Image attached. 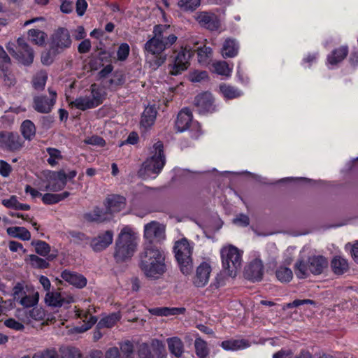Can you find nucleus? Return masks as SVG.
Here are the masks:
<instances>
[{
    "label": "nucleus",
    "instance_id": "nucleus-33",
    "mask_svg": "<svg viewBox=\"0 0 358 358\" xmlns=\"http://www.w3.org/2000/svg\"><path fill=\"white\" fill-rule=\"evenodd\" d=\"M45 303L48 306L62 307L65 303V298L62 296L60 292L50 291L45 294Z\"/></svg>",
    "mask_w": 358,
    "mask_h": 358
},
{
    "label": "nucleus",
    "instance_id": "nucleus-30",
    "mask_svg": "<svg viewBox=\"0 0 358 358\" xmlns=\"http://www.w3.org/2000/svg\"><path fill=\"white\" fill-rule=\"evenodd\" d=\"M220 345L225 350H238L248 348L250 343L245 339H231L222 341Z\"/></svg>",
    "mask_w": 358,
    "mask_h": 358
},
{
    "label": "nucleus",
    "instance_id": "nucleus-56",
    "mask_svg": "<svg viewBox=\"0 0 358 358\" xmlns=\"http://www.w3.org/2000/svg\"><path fill=\"white\" fill-rule=\"evenodd\" d=\"M170 28V25L168 24H157L154 27L153 29V37H157L160 38L161 40L164 39L165 36L164 35V33L166 32V30Z\"/></svg>",
    "mask_w": 358,
    "mask_h": 358
},
{
    "label": "nucleus",
    "instance_id": "nucleus-61",
    "mask_svg": "<svg viewBox=\"0 0 358 358\" xmlns=\"http://www.w3.org/2000/svg\"><path fill=\"white\" fill-rule=\"evenodd\" d=\"M22 292V285L18 282L13 288L14 300L19 304L22 306V296L20 294Z\"/></svg>",
    "mask_w": 358,
    "mask_h": 358
},
{
    "label": "nucleus",
    "instance_id": "nucleus-6",
    "mask_svg": "<svg viewBox=\"0 0 358 358\" xmlns=\"http://www.w3.org/2000/svg\"><path fill=\"white\" fill-rule=\"evenodd\" d=\"M41 176L47 183L44 189L46 191H60L65 187L67 183V176L63 169L58 171L45 170L42 171Z\"/></svg>",
    "mask_w": 358,
    "mask_h": 358
},
{
    "label": "nucleus",
    "instance_id": "nucleus-44",
    "mask_svg": "<svg viewBox=\"0 0 358 358\" xmlns=\"http://www.w3.org/2000/svg\"><path fill=\"white\" fill-rule=\"evenodd\" d=\"M91 94L92 96V101L94 104V108L101 105L104 99L105 92L99 88L97 85L94 83L90 86Z\"/></svg>",
    "mask_w": 358,
    "mask_h": 358
},
{
    "label": "nucleus",
    "instance_id": "nucleus-51",
    "mask_svg": "<svg viewBox=\"0 0 358 358\" xmlns=\"http://www.w3.org/2000/svg\"><path fill=\"white\" fill-rule=\"evenodd\" d=\"M47 75L45 73L37 74L33 78L32 85L35 90H43L45 87Z\"/></svg>",
    "mask_w": 358,
    "mask_h": 358
},
{
    "label": "nucleus",
    "instance_id": "nucleus-11",
    "mask_svg": "<svg viewBox=\"0 0 358 358\" xmlns=\"http://www.w3.org/2000/svg\"><path fill=\"white\" fill-rule=\"evenodd\" d=\"M50 40V44L61 53L65 49L70 48L72 43L70 33L64 27H59L55 30Z\"/></svg>",
    "mask_w": 358,
    "mask_h": 358
},
{
    "label": "nucleus",
    "instance_id": "nucleus-4",
    "mask_svg": "<svg viewBox=\"0 0 358 358\" xmlns=\"http://www.w3.org/2000/svg\"><path fill=\"white\" fill-rule=\"evenodd\" d=\"M223 271L229 277L236 276L238 269L241 266V253L233 245L221 250Z\"/></svg>",
    "mask_w": 358,
    "mask_h": 358
},
{
    "label": "nucleus",
    "instance_id": "nucleus-12",
    "mask_svg": "<svg viewBox=\"0 0 358 358\" xmlns=\"http://www.w3.org/2000/svg\"><path fill=\"white\" fill-rule=\"evenodd\" d=\"M163 250L152 243H144L143 250L139 255V263L155 262L164 257Z\"/></svg>",
    "mask_w": 358,
    "mask_h": 358
},
{
    "label": "nucleus",
    "instance_id": "nucleus-25",
    "mask_svg": "<svg viewBox=\"0 0 358 358\" xmlns=\"http://www.w3.org/2000/svg\"><path fill=\"white\" fill-rule=\"evenodd\" d=\"M144 50L148 54L159 55L165 50V46L163 40L152 37L145 43Z\"/></svg>",
    "mask_w": 358,
    "mask_h": 358
},
{
    "label": "nucleus",
    "instance_id": "nucleus-62",
    "mask_svg": "<svg viewBox=\"0 0 358 358\" xmlns=\"http://www.w3.org/2000/svg\"><path fill=\"white\" fill-rule=\"evenodd\" d=\"M87 8V3L85 0H77L76 3V13L78 16H83Z\"/></svg>",
    "mask_w": 358,
    "mask_h": 358
},
{
    "label": "nucleus",
    "instance_id": "nucleus-29",
    "mask_svg": "<svg viewBox=\"0 0 358 358\" xmlns=\"http://www.w3.org/2000/svg\"><path fill=\"white\" fill-rule=\"evenodd\" d=\"M186 309L185 308H154L149 309V312L153 315L169 316L183 314Z\"/></svg>",
    "mask_w": 358,
    "mask_h": 358
},
{
    "label": "nucleus",
    "instance_id": "nucleus-23",
    "mask_svg": "<svg viewBox=\"0 0 358 358\" xmlns=\"http://www.w3.org/2000/svg\"><path fill=\"white\" fill-rule=\"evenodd\" d=\"M104 206L113 216V213H119L125 208L126 199L118 194H113L106 199Z\"/></svg>",
    "mask_w": 358,
    "mask_h": 358
},
{
    "label": "nucleus",
    "instance_id": "nucleus-64",
    "mask_svg": "<svg viewBox=\"0 0 358 358\" xmlns=\"http://www.w3.org/2000/svg\"><path fill=\"white\" fill-rule=\"evenodd\" d=\"M113 66L111 64H107L104 66L97 74V80H101L108 77V76L113 71Z\"/></svg>",
    "mask_w": 358,
    "mask_h": 358
},
{
    "label": "nucleus",
    "instance_id": "nucleus-5",
    "mask_svg": "<svg viewBox=\"0 0 358 358\" xmlns=\"http://www.w3.org/2000/svg\"><path fill=\"white\" fill-rule=\"evenodd\" d=\"M155 154L143 164V169L140 170L141 175L158 174L165 164V155L164 145L161 141L157 142L154 146Z\"/></svg>",
    "mask_w": 358,
    "mask_h": 358
},
{
    "label": "nucleus",
    "instance_id": "nucleus-36",
    "mask_svg": "<svg viewBox=\"0 0 358 358\" xmlns=\"http://www.w3.org/2000/svg\"><path fill=\"white\" fill-rule=\"evenodd\" d=\"M59 54H61V52L50 44L49 49L42 51L41 62L45 66H50L54 62L56 57Z\"/></svg>",
    "mask_w": 358,
    "mask_h": 358
},
{
    "label": "nucleus",
    "instance_id": "nucleus-57",
    "mask_svg": "<svg viewBox=\"0 0 358 358\" xmlns=\"http://www.w3.org/2000/svg\"><path fill=\"white\" fill-rule=\"evenodd\" d=\"M190 80L193 83H199L208 79V73L206 71H196L190 75Z\"/></svg>",
    "mask_w": 358,
    "mask_h": 358
},
{
    "label": "nucleus",
    "instance_id": "nucleus-26",
    "mask_svg": "<svg viewBox=\"0 0 358 358\" xmlns=\"http://www.w3.org/2000/svg\"><path fill=\"white\" fill-rule=\"evenodd\" d=\"M238 43L236 39L227 38L222 48V55L224 58H231L237 55L238 52Z\"/></svg>",
    "mask_w": 358,
    "mask_h": 358
},
{
    "label": "nucleus",
    "instance_id": "nucleus-37",
    "mask_svg": "<svg viewBox=\"0 0 358 358\" xmlns=\"http://www.w3.org/2000/svg\"><path fill=\"white\" fill-rule=\"evenodd\" d=\"M70 195L69 192H64L61 194L46 193L42 196V201L45 204L52 205L67 198Z\"/></svg>",
    "mask_w": 358,
    "mask_h": 358
},
{
    "label": "nucleus",
    "instance_id": "nucleus-19",
    "mask_svg": "<svg viewBox=\"0 0 358 358\" xmlns=\"http://www.w3.org/2000/svg\"><path fill=\"white\" fill-rule=\"evenodd\" d=\"M193 120L192 112L187 108L182 109L177 115L175 122L176 129L179 132H183L187 130Z\"/></svg>",
    "mask_w": 358,
    "mask_h": 358
},
{
    "label": "nucleus",
    "instance_id": "nucleus-50",
    "mask_svg": "<svg viewBox=\"0 0 358 358\" xmlns=\"http://www.w3.org/2000/svg\"><path fill=\"white\" fill-rule=\"evenodd\" d=\"M1 203L8 208L14 210H22V203H21L15 195L10 196L8 199H4Z\"/></svg>",
    "mask_w": 358,
    "mask_h": 358
},
{
    "label": "nucleus",
    "instance_id": "nucleus-49",
    "mask_svg": "<svg viewBox=\"0 0 358 358\" xmlns=\"http://www.w3.org/2000/svg\"><path fill=\"white\" fill-rule=\"evenodd\" d=\"M119 320V317L116 313L102 318L97 324L96 328L111 327Z\"/></svg>",
    "mask_w": 358,
    "mask_h": 358
},
{
    "label": "nucleus",
    "instance_id": "nucleus-53",
    "mask_svg": "<svg viewBox=\"0 0 358 358\" xmlns=\"http://www.w3.org/2000/svg\"><path fill=\"white\" fill-rule=\"evenodd\" d=\"M10 59L1 45H0V70L8 71Z\"/></svg>",
    "mask_w": 358,
    "mask_h": 358
},
{
    "label": "nucleus",
    "instance_id": "nucleus-42",
    "mask_svg": "<svg viewBox=\"0 0 358 358\" xmlns=\"http://www.w3.org/2000/svg\"><path fill=\"white\" fill-rule=\"evenodd\" d=\"M28 36L35 44L41 46L45 44L47 34L41 30L32 29L29 30Z\"/></svg>",
    "mask_w": 358,
    "mask_h": 358
},
{
    "label": "nucleus",
    "instance_id": "nucleus-47",
    "mask_svg": "<svg viewBox=\"0 0 358 358\" xmlns=\"http://www.w3.org/2000/svg\"><path fill=\"white\" fill-rule=\"evenodd\" d=\"M214 71L222 76H229L231 71L228 64L225 61H220L213 64Z\"/></svg>",
    "mask_w": 358,
    "mask_h": 358
},
{
    "label": "nucleus",
    "instance_id": "nucleus-21",
    "mask_svg": "<svg viewBox=\"0 0 358 358\" xmlns=\"http://www.w3.org/2000/svg\"><path fill=\"white\" fill-rule=\"evenodd\" d=\"M31 245L34 247L35 252L43 257H45L48 261H52L58 256V251L53 250L51 251L50 246L48 243L43 241H32Z\"/></svg>",
    "mask_w": 358,
    "mask_h": 358
},
{
    "label": "nucleus",
    "instance_id": "nucleus-58",
    "mask_svg": "<svg viewBox=\"0 0 358 358\" xmlns=\"http://www.w3.org/2000/svg\"><path fill=\"white\" fill-rule=\"evenodd\" d=\"M233 223L240 227H247L250 224V218L248 215L241 213L233 220Z\"/></svg>",
    "mask_w": 358,
    "mask_h": 358
},
{
    "label": "nucleus",
    "instance_id": "nucleus-17",
    "mask_svg": "<svg viewBox=\"0 0 358 358\" xmlns=\"http://www.w3.org/2000/svg\"><path fill=\"white\" fill-rule=\"evenodd\" d=\"M194 104L200 114L214 110L213 99L210 93L203 92L195 96Z\"/></svg>",
    "mask_w": 358,
    "mask_h": 358
},
{
    "label": "nucleus",
    "instance_id": "nucleus-59",
    "mask_svg": "<svg viewBox=\"0 0 358 358\" xmlns=\"http://www.w3.org/2000/svg\"><path fill=\"white\" fill-rule=\"evenodd\" d=\"M6 49L12 57H15L19 61L20 60L21 56L19 53L21 52L20 50H18V47L15 45V43L11 42L8 43L6 45Z\"/></svg>",
    "mask_w": 358,
    "mask_h": 358
},
{
    "label": "nucleus",
    "instance_id": "nucleus-31",
    "mask_svg": "<svg viewBox=\"0 0 358 358\" xmlns=\"http://www.w3.org/2000/svg\"><path fill=\"white\" fill-rule=\"evenodd\" d=\"M331 268L335 274L342 275L349 269V266L346 259L340 256H336L331 261Z\"/></svg>",
    "mask_w": 358,
    "mask_h": 358
},
{
    "label": "nucleus",
    "instance_id": "nucleus-46",
    "mask_svg": "<svg viewBox=\"0 0 358 358\" xmlns=\"http://www.w3.org/2000/svg\"><path fill=\"white\" fill-rule=\"evenodd\" d=\"M178 6L184 11H194L201 4V0H180Z\"/></svg>",
    "mask_w": 358,
    "mask_h": 358
},
{
    "label": "nucleus",
    "instance_id": "nucleus-24",
    "mask_svg": "<svg viewBox=\"0 0 358 358\" xmlns=\"http://www.w3.org/2000/svg\"><path fill=\"white\" fill-rule=\"evenodd\" d=\"M112 217L106 207H105V208H101L96 206L94 208L92 213H86L85 215V218L87 220L99 223L108 221L112 219Z\"/></svg>",
    "mask_w": 358,
    "mask_h": 358
},
{
    "label": "nucleus",
    "instance_id": "nucleus-9",
    "mask_svg": "<svg viewBox=\"0 0 358 358\" xmlns=\"http://www.w3.org/2000/svg\"><path fill=\"white\" fill-rule=\"evenodd\" d=\"M194 18L201 27L210 31H218L221 28L220 17L211 11H199Z\"/></svg>",
    "mask_w": 358,
    "mask_h": 358
},
{
    "label": "nucleus",
    "instance_id": "nucleus-14",
    "mask_svg": "<svg viewBox=\"0 0 358 358\" xmlns=\"http://www.w3.org/2000/svg\"><path fill=\"white\" fill-rule=\"evenodd\" d=\"M264 275V264L260 259H256L245 268L244 276L252 282L261 281Z\"/></svg>",
    "mask_w": 358,
    "mask_h": 358
},
{
    "label": "nucleus",
    "instance_id": "nucleus-48",
    "mask_svg": "<svg viewBox=\"0 0 358 358\" xmlns=\"http://www.w3.org/2000/svg\"><path fill=\"white\" fill-rule=\"evenodd\" d=\"M36 127L29 120H24V138L31 140L36 135Z\"/></svg>",
    "mask_w": 358,
    "mask_h": 358
},
{
    "label": "nucleus",
    "instance_id": "nucleus-35",
    "mask_svg": "<svg viewBox=\"0 0 358 358\" xmlns=\"http://www.w3.org/2000/svg\"><path fill=\"white\" fill-rule=\"evenodd\" d=\"M168 347L170 352L176 357H180L184 352L183 343L178 337L169 338L167 339Z\"/></svg>",
    "mask_w": 358,
    "mask_h": 358
},
{
    "label": "nucleus",
    "instance_id": "nucleus-28",
    "mask_svg": "<svg viewBox=\"0 0 358 358\" xmlns=\"http://www.w3.org/2000/svg\"><path fill=\"white\" fill-rule=\"evenodd\" d=\"M26 292L24 290V310L27 308L37 305L39 300V293L35 291L31 286L26 285Z\"/></svg>",
    "mask_w": 358,
    "mask_h": 358
},
{
    "label": "nucleus",
    "instance_id": "nucleus-13",
    "mask_svg": "<svg viewBox=\"0 0 358 358\" xmlns=\"http://www.w3.org/2000/svg\"><path fill=\"white\" fill-rule=\"evenodd\" d=\"M190 52L186 48H182L173 59V64H171V75L178 76L185 71L189 65L188 59L190 58Z\"/></svg>",
    "mask_w": 358,
    "mask_h": 358
},
{
    "label": "nucleus",
    "instance_id": "nucleus-2",
    "mask_svg": "<svg viewBox=\"0 0 358 358\" xmlns=\"http://www.w3.org/2000/svg\"><path fill=\"white\" fill-rule=\"evenodd\" d=\"M329 265L328 260L322 255L309 257L307 262L298 259L294 266L295 274L298 278L304 279L309 276V273L317 275L322 274Z\"/></svg>",
    "mask_w": 358,
    "mask_h": 358
},
{
    "label": "nucleus",
    "instance_id": "nucleus-63",
    "mask_svg": "<svg viewBox=\"0 0 358 358\" xmlns=\"http://www.w3.org/2000/svg\"><path fill=\"white\" fill-rule=\"evenodd\" d=\"M156 57L150 62V66H152L154 69H157L162 66L166 59V55H162V54L159 55H155Z\"/></svg>",
    "mask_w": 358,
    "mask_h": 358
},
{
    "label": "nucleus",
    "instance_id": "nucleus-1",
    "mask_svg": "<svg viewBox=\"0 0 358 358\" xmlns=\"http://www.w3.org/2000/svg\"><path fill=\"white\" fill-rule=\"evenodd\" d=\"M136 248L135 233L128 226L123 227L115 242L113 257L115 262L121 264L129 261L134 255Z\"/></svg>",
    "mask_w": 358,
    "mask_h": 358
},
{
    "label": "nucleus",
    "instance_id": "nucleus-43",
    "mask_svg": "<svg viewBox=\"0 0 358 358\" xmlns=\"http://www.w3.org/2000/svg\"><path fill=\"white\" fill-rule=\"evenodd\" d=\"M26 262L29 263L33 268L43 269L48 268L50 264L47 259H43L36 255H30Z\"/></svg>",
    "mask_w": 358,
    "mask_h": 358
},
{
    "label": "nucleus",
    "instance_id": "nucleus-16",
    "mask_svg": "<svg viewBox=\"0 0 358 358\" xmlns=\"http://www.w3.org/2000/svg\"><path fill=\"white\" fill-rule=\"evenodd\" d=\"M21 146L19 136L7 131H0V148L10 151L18 150Z\"/></svg>",
    "mask_w": 358,
    "mask_h": 358
},
{
    "label": "nucleus",
    "instance_id": "nucleus-20",
    "mask_svg": "<svg viewBox=\"0 0 358 358\" xmlns=\"http://www.w3.org/2000/svg\"><path fill=\"white\" fill-rule=\"evenodd\" d=\"M55 105V99L47 96H35L33 99V108L40 113H49Z\"/></svg>",
    "mask_w": 358,
    "mask_h": 358
},
{
    "label": "nucleus",
    "instance_id": "nucleus-3",
    "mask_svg": "<svg viewBox=\"0 0 358 358\" xmlns=\"http://www.w3.org/2000/svg\"><path fill=\"white\" fill-rule=\"evenodd\" d=\"M173 252L180 271L185 275H190L193 271V247L186 238L177 241L173 246Z\"/></svg>",
    "mask_w": 358,
    "mask_h": 358
},
{
    "label": "nucleus",
    "instance_id": "nucleus-8",
    "mask_svg": "<svg viewBox=\"0 0 358 358\" xmlns=\"http://www.w3.org/2000/svg\"><path fill=\"white\" fill-rule=\"evenodd\" d=\"M138 266L146 278L157 280L166 271L165 257L155 262H147V263H138Z\"/></svg>",
    "mask_w": 358,
    "mask_h": 358
},
{
    "label": "nucleus",
    "instance_id": "nucleus-39",
    "mask_svg": "<svg viewBox=\"0 0 358 358\" xmlns=\"http://www.w3.org/2000/svg\"><path fill=\"white\" fill-rule=\"evenodd\" d=\"M275 276L280 282L282 283H288L293 278V273L288 267L280 266L275 271Z\"/></svg>",
    "mask_w": 358,
    "mask_h": 358
},
{
    "label": "nucleus",
    "instance_id": "nucleus-15",
    "mask_svg": "<svg viewBox=\"0 0 358 358\" xmlns=\"http://www.w3.org/2000/svg\"><path fill=\"white\" fill-rule=\"evenodd\" d=\"M113 241V231L107 230L100 233L97 236L93 238L90 242V246L96 252H101L106 249Z\"/></svg>",
    "mask_w": 358,
    "mask_h": 358
},
{
    "label": "nucleus",
    "instance_id": "nucleus-45",
    "mask_svg": "<svg viewBox=\"0 0 358 358\" xmlns=\"http://www.w3.org/2000/svg\"><path fill=\"white\" fill-rule=\"evenodd\" d=\"M46 152L50 156L47 162L52 166H55L58 163V161L63 158L61 151L57 148H48Z\"/></svg>",
    "mask_w": 358,
    "mask_h": 358
},
{
    "label": "nucleus",
    "instance_id": "nucleus-38",
    "mask_svg": "<svg viewBox=\"0 0 358 358\" xmlns=\"http://www.w3.org/2000/svg\"><path fill=\"white\" fill-rule=\"evenodd\" d=\"M70 105L74 106L76 108L83 111L94 108V104L89 96H80L71 102Z\"/></svg>",
    "mask_w": 358,
    "mask_h": 358
},
{
    "label": "nucleus",
    "instance_id": "nucleus-7",
    "mask_svg": "<svg viewBox=\"0 0 358 358\" xmlns=\"http://www.w3.org/2000/svg\"><path fill=\"white\" fill-rule=\"evenodd\" d=\"M138 358H166L165 345L158 339H153L150 347L148 343H143L138 348Z\"/></svg>",
    "mask_w": 358,
    "mask_h": 358
},
{
    "label": "nucleus",
    "instance_id": "nucleus-22",
    "mask_svg": "<svg viewBox=\"0 0 358 358\" xmlns=\"http://www.w3.org/2000/svg\"><path fill=\"white\" fill-rule=\"evenodd\" d=\"M61 277L70 285L78 289L85 287L87 282V278L83 275L67 269L62 272Z\"/></svg>",
    "mask_w": 358,
    "mask_h": 358
},
{
    "label": "nucleus",
    "instance_id": "nucleus-34",
    "mask_svg": "<svg viewBox=\"0 0 358 358\" xmlns=\"http://www.w3.org/2000/svg\"><path fill=\"white\" fill-rule=\"evenodd\" d=\"M24 315L26 318H24V324L31 325L32 327L34 326L31 324L29 318L34 319L36 321L43 320L45 317V311L42 308L35 307L29 311L24 310Z\"/></svg>",
    "mask_w": 358,
    "mask_h": 358
},
{
    "label": "nucleus",
    "instance_id": "nucleus-18",
    "mask_svg": "<svg viewBox=\"0 0 358 358\" xmlns=\"http://www.w3.org/2000/svg\"><path fill=\"white\" fill-rule=\"evenodd\" d=\"M211 272L209 264L203 262L196 269L195 275L193 278V283L197 287H204L208 282Z\"/></svg>",
    "mask_w": 358,
    "mask_h": 358
},
{
    "label": "nucleus",
    "instance_id": "nucleus-41",
    "mask_svg": "<svg viewBox=\"0 0 358 358\" xmlns=\"http://www.w3.org/2000/svg\"><path fill=\"white\" fill-rule=\"evenodd\" d=\"M195 352L199 358H206L209 354V350L207 347V343L200 337L196 338L194 341Z\"/></svg>",
    "mask_w": 358,
    "mask_h": 358
},
{
    "label": "nucleus",
    "instance_id": "nucleus-54",
    "mask_svg": "<svg viewBox=\"0 0 358 358\" xmlns=\"http://www.w3.org/2000/svg\"><path fill=\"white\" fill-rule=\"evenodd\" d=\"M122 358H134V348L131 342L125 341L120 347Z\"/></svg>",
    "mask_w": 358,
    "mask_h": 358
},
{
    "label": "nucleus",
    "instance_id": "nucleus-60",
    "mask_svg": "<svg viewBox=\"0 0 358 358\" xmlns=\"http://www.w3.org/2000/svg\"><path fill=\"white\" fill-rule=\"evenodd\" d=\"M63 358H82V354L79 349L71 347L64 352Z\"/></svg>",
    "mask_w": 358,
    "mask_h": 358
},
{
    "label": "nucleus",
    "instance_id": "nucleus-40",
    "mask_svg": "<svg viewBox=\"0 0 358 358\" xmlns=\"http://www.w3.org/2000/svg\"><path fill=\"white\" fill-rule=\"evenodd\" d=\"M220 90L223 96L228 99L239 97L241 94L237 88L225 83L220 85Z\"/></svg>",
    "mask_w": 358,
    "mask_h": 358
},
{
    "label": "nucleus",
    "instance_id": "nucleus-52",
    "mask_svg": "<svg viewBox=\"0 0 358 358\" xmlns=\"http://www.w3.org/2000/svg\"><path fill=\"white\" fill-rule=\"evenodd\" d=\"M34 50L27 43H24V66H29L34 62Z\"/></svg>",
    "mask_w": 358,
    "mask_h": 358
},
{
    "label": "nucleus",
    "instance_id": "nucleus-32",
    "mask_svg": "<svg viewBox=\"0 0 358 358\" xmlns=\"http://www.w3.org/2000/svg\"><path fill=\"white\" fill-rule=\"evenodd\" d=\"M348 54V48L346 45L341 46L334 50L328 56V62L331 65L337 64L343 61Z\"/></svg>",
    "mask_w": 358,
    "mask_h": 358
},
{
    "label": "nucleus",
    "instance_id": "nucleus-55",
    "mask_svg": "<svg viewBox=\"0 0 358 358\" xmlns=\"http://www.w3.org/2000/svg\"><path fill=\"white\" fill-rule=\"evenodd\" d=\"M129 46L127 43H122L117 50V55L120 61H124L129 56Z\"/></svg>",
    "mask_w": 358,
    "mask_h": 358
},
{
    "label": "nucleus",
    "instance_id": "nucleus-10",
    "mask_svg": "<svg viewBox=\"0 0 358 358\" xmlns=\"http://www.w3.org/2000/svg\"><path fill=\"white\" fill-rule=\"evenodd\" d=\"M165 226L156 221H152L144 227L145 243H160L165 239Z\"/></svg>",
    "mask_w": 358,
    "mask_h": 358
},
{
    "label": "nucleus",
    "instance_id": "nucleus-27",
    "mask_svg": "<svg viewBox=\"0 0 358 358\" xmlns=\"http://www.w3.org/2000/svg\"><path fill=\"white\" fill-rule=\"evenodd\" d=\"M157 114L155 106L146 107L141 115V125L145 128L150 127L155 122Z\"/></svg>",
    "mask_w": 358,
    "mask_h": 358
}]
</instances>
